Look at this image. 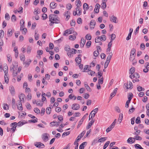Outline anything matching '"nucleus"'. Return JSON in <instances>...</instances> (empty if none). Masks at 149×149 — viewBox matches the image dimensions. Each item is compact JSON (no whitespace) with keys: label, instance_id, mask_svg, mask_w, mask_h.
<instances>
[{"label":"nucleus","instance_id":"a211bd4d","mask_svg":"<svg viewBox=\"0 0 149 149\" xmlns=\"http://www.w3.org/2000/svg\"><path fill=\"white\" fill-rule=\"evenodd\" d=\"M96 22L94 20H91L90 24V28L92 29H94V26L95 25Z\"/></svg>","mask_w":149,"mask_h":149},{"label":"nucleus","instance_id":"c756f323","mask_svg":"<svg viewBox=\"0 0 149 149\" xmlns=\"http://www.w3.org/2000/svg\"><path fill=\"white\" fill-rule=\"evenodd\" d=\"M4 79L5 82L8 84L9 81V79L8 77L7 74H5L4 75Z\"/></svg>","mask_w":149,"mask_h":149},{"label":"nucleus","instance_id":"3c124183","mask_svg":"<svg viewBox=\"0 0 149 149\" xmlns=\"http://www.w3.org/2000/svg\"><path fill=\"white\" fill-rule=\"evenodd\" d=\"M76 38V37L74 35H72L69 36V38L71 40H74Z\"/></svg>","mask_w":149,"mask_h":149},{"label":"nucleus","instance_id":"7c9ffc66","mask_svg":"<svg viewBox=\"0 0 149 149\" xmlns=\"http://www.w3.org/2000/svg\"><path fill=\"white\" fill-rule=\"evenodd\" d=\"M135 71V68L134 67H132L130 70V74H132Z\"/></svg>","mask_w":149,"mask_h":149},{"label":"nucleus","instance_id":"1a4fd4ad","mask_svg":"<svg viewBox=\"0 0 149 149\" xmlns=\"http://www.w3.org/2000/svg\"><path fill=\"white\" fill-rule=\"evenodd\" d=\"M17 123L16 122H14L12 123L11 125L12 127L11 128V130H12L13 132H14L16 129L17 125Z\"/></svg>","mask_w":149,"mask_h":149},{"label":"nucleus","instance_id":"f3484780","mask_svg":"<svg viewBox=\"0 0 149 149\" xmlns=\"http://www.w3.org/2000/svg\"><path fill=\"white\" fill-rule=\"evenodd\" d=\"M135 141L134 138L130 137L127 140V142L128 143L132 144L134 143Z\"/></svg>","mask_w":149,"mask_h":149},{"label":"nucleus","instance_id":"f03ea898","mask_svg":"<svg viewBox=\"0 0 149 149\" xmlns=\"http://www.w3.org/2000/svg\"><path fill=\"white\" fill-rule=\"evenodd\" d=\"M106 36L105 35H102L100 36H98L96 37L95 39V42H99L100 41L103 40L105 41L106 40Z\"/></svg>","mask_w":149,"mask_h":149},{"label":"nucleus","instance_id":"ea45409f","mask_svg":"<svg viewBox=\"0 0 149 149\" xmlns=\"http://www.w3.org/2000/svg\"><path fill=\"white\" fill-rule=\"evenodd\" d=\"M134 139L140 141L142 140V138L138 135L135 136L134 137Z\"/></svg>","mask_w":149,"mask_h":149},{"label":"nucleus","instance_id":"7ed1b4c3","mask_svg":"<svg viewBox=\"0 0 149 149\" xmlns=\"http://www.w3.org/2000/svg\"><path fill=\"white\" fill-rule=\"evenodd\" d=\"M77 2V3L76 4V6L77 7L76 8V10L77 11L79 10V12H78V15H80L81 13V9L79 8L81 5V1L79 0L76 1V2Z\"/></svg>","mask_w":149,"mask_h":149},{"label":"nucleus","instance_id":"39448f33","mask_svg":"<svg viewBox=\"0 0 149 149\" xmlns=\"http://www.w3.org/2000/svg\"><path fill=\"white\" fill-rule=\"evenodd\" d=\"M49 134L47 133H44L42 135V138L44 142H47L49 139Z\"/></svg>","mask_w":149,"mask_h":149},{"label":"nucleus","instance_id":"052dcab7","mask_svg":"<svg viewBox=\"0 0 149 149\" xmlns=\"http://www.w3.org/2000/svg\"><path fill=\"white\" fill-rule=\"evenodd\" d=\"M95 73V72L94 71L91 70H89V72H88V74L90 75L91 76H92Z\"/></svg>","mask_w":149,"mask_h":149},{"label":"nucleus","instance_id":"9d476101","mask_svg":"<svg viewBox=\"0 0 149 149\" xmlns=\"http://www.w3.org/2000/svg\"><path fill=\"white\" fill-rule=\"evenodd\" d=\"M17 106L18 110L21 111L23 110L22 102H21L20 101H19L18 102L17 104Z\"/></svg>","mask_w":149,"mask_h":149},{"label":"nucleus","instance_id":"79ce46f5","mask_svg":"<svg viewBox=\"0 0 149 149\" xmlns=\"http://www.w3.org/2000/svg\"><path fill=\"white\" fill-rule=\"evenodd\" d=\"M7 59L8 62L10 63L12 61V57L9 54H8L7 56Z\"/></svg>","mask_w":149,"mask_h":149},{"label":"nucleus","instance_id":"6e6552de","mask_svg":"<svg viewBox=\"0 0 149 149\" xmlns=\"http://www.w3.org/2000/svg\"><path fill=\"white\" fill-rule=\"evenodd\" d=\"M135 56L132 55L130 54V61L133 62L132 64L133 65L136 64V60L135 59Z\"/></svg>","mask_w":149,"mask_h":149},{"label":"nucleus","instance_id":"774afa93","mask_svg":"<svg viewBox=\"0 0 149 149\" xmlns=\"http://www.w3.org/2000/svg\"><path fill=\"white\" fill-rule=\"evenodd\" d=\"M141 132V131L140 130H138L137 131H136L133 133V134L136 135H139L140 132Z\"/></svg>","mask_w":149,"mask_h":149},{"label":"nucleus","instance_id":"a878e982","mask_svg":"<svg viewBox=\"0 0 149 149\" xmlns=\"http://www.w3.org/2000/svg\"><path fill=\"white\" fill-rule=\"evenodd\" d=\"M20 30L21 31H23V30H25V33H24V34L25 35L26 34V32H27V30L26 28H24V25H20Z\"/></svg>","mask_w":149,"mask_h":149},{"label":"nucleus","instance_id":"bb28decb","mask_svg":"<svg viewBox=\"0 0 149 149\" xmlns=\"http://www.w3.org/2000/svg\"><path fill=\"white\" fill-rule=\"evenodd\" d=\"M87 143L86 142H84L82 143L79 146V149H84L85 147L84 146Z\"/></svg>","mask_w":149,"mask_h":149},{"label":"nucleus","instance_id":"58836bf2","mask_svg":"<svg viewBox=\"0 0 149 149\" xmlns=\"http://www.w3.org/2000/svg\"><path fill=\"white\" fill-rule=\"evenodd\" d=\"M98 82L101 83V84H102L103 83V77H99V79L98 80Z\"/></svg>","mask_w":149,"mask_h":149},{"label":"nucleus","instance_id":"8fccbe9b","mask_svg":"<svg viewBox=\"0 0 149 149\" xmlns=\"http://www.w3.org/2000/svg\"><path fill=\"white\" fill-rule=\"evenodd\" d=\"M12 34V30L11 29H8L7 35L8 36H10Z\"/></svg>","mask_w":149,"mask_h":149},{"label":"nucleus","instance_id":"412c9836","mask_svg":"<svg viewBox=\"0 0 149 149\" xmlns=\"http://www.w3.org/2000/svg\"><path fill=\"white\" fill-rule=\"evenodd\" d=\"M84 85L87 91L89 92H91V89L90 87L88 85L86 82L84 83Z\"/></svg>","mask_w":149,"mask_h":149},{"label":"nucleus","instance_id":"0eeeda50","mask_svg":"<svg viewBox=\"0 0 149 149\" xmlns=\"http://www.w3.org/2000/svg\"><path fill=\"white\" fill-rule=\"evenodd\" d=\"M82 56V55L81 54H79L77 57H76L75 59V61L78 64H80L81 62V57Z\"/></svg>","mask_w":149,"mask_h":149},{"label":"nucleus","instance_id":"6ab92c4d","mask_svg":"<svg viewBox=\"0 0 149 149\" xmlns=\"http://www.w3.org/2000/svg\"><path fill=\"white\" fill-rule=\"evenodd\" d=\"M16 101L14 98H13L12 100V108L15 109L16 108Z\"/></svg>","mask_w":149,"mask_h":149},{"label":"nucleus","instance_id":"4be33fe9","mask_svg":"<svg viewBox=\"0 0 149 149\" xmlns=\"http://www.w3.org/2000/svg\"><path fill=\"white\" fill-rule=\"evenodd\" d=\"M86 42L85 40H84L83 38H82L81 39V42L80 46L81 47H84Z\"/></svg>","mask_w":149,"mask_h":149},{"label":"nucleus","instance_id":"c03bdc74","mask_svg":"<svg viewBox=\"0 0 149 149\" xmlns=\"http://www.w3.org/2000/svg\"><path fill=\"white\" fill-rule=\"evenodd\" d=\"M110 142L109 141H108L105 143L103 146V149H105L109 145Z\"/></svg>","mask_w":149,"mask_h":149},{"label":"nucleus","instance_id":"20e7f679","mask_svg":"<svg viewBox=\"0 0 149 149\" xmlns=\"http://www.w3.org/2000/svg\"><path fill=\"white\" fill-rule=\"evenodd\" d=\"M74 29L73 28H71L69 29H68L64 31L63 35L64 36H67L68 34L72 33L74 32Z\"/></svg>","mask_w":149,"mask_h":149},{"label":"nucleus","instance_id":"6e6d98bb","mask_svg":"<svg viewBox=\"0 0 149 149\" xmlns=\"http://www.w3.org/2000/svg\"><path fill=\"white\" fill-rule=\"evenodd\" d=\"M3 108L4 110H7L8 109L9 106L7 104H4Z\"/></svg>","mask_w":149,"mask_h":149},{"label":"nucleus","instance_id":"f704fd0d","mask_svg":"<svg viewBox=\"0 0 149 149\" xmlns=\"http://www.w3.org/2000/svg\"><path fill=\"white\" fill-rule=\"evenodd\" d=\"M86 132V131L84 130L80 134H79L78 136L77 137V138H81L84 135L85 133Z\"/></svg>","mask_w":149,"mask_h":149},{"label":"nucleus","instance_id":"5701e85b","mask_svg":"<svg viewBox=\"0 0 149 149\" xmlns=\"http://www.w3.org/2000/svg\"><path fill=\"white\" fill-rule=\"evenodd\" d=\"M31 62V60L30 59H28L27 60V62H25L24 61L23 63L24 64H25V66L26 67H28L30 64Z\"/></svg>","mask_w":149,"mask_h":149},{"label":"nucleus","instance_id":"4468645a","mask_svg":"<svg viewBox=\"0 0 149 149\" xmlns=\"http://www.w3.org/2000/svg\"><path fill=\"white\" fill-rule=\"evenodd\" d=\"M25 97V95L23 93H21L19 95V99L20 100L19 101H20L21 102H24V98Z\"/></svg>","mask_w":149,"mask_h":149},{"label":"nucleus","instance_id":"4c0bfd02","mask_svg":"<svg viewBox=\"0 0 149 149\" xmlns=\"http://www.w3.org/2000/svg\"><path fill=\"white\" fill-rule=\"evenodd\" d=\"M43 104V103L42 101H41L40 100L37 101L36 105L38 106H40V107H42Z\"/></svg>","mask_w":149,"mask_h":149},{"label":"nucleus","instance_id":"b1692460","mask_svg":"<svg viewBox=\"0 0 149 149\" xmlns=\"http://www.w3.org/2000/svg\"><path fill=\"white\" fill-rule=\"evenodd\" d=\"M57 4L56 3L54 2H52L51 3L50 6L52 9H54L57 6Z\"/></svg>","mask_w":149,"mask_h":149},{"label":"nucleus","instance_id":"69168bd1","mask_svg":"<svg viewBox=\"0 0 149 149\" xmlns=\"http://www.w3.org/2000/svg\"><path fill=\"white\" fill-rule=\"evenodd\" d=\"M70 47L68 45H66L65 46V50L67 51H70Z\"/></svg>","mask_w":149,"mask_h":149},{"label":"nucleus","instance_id":"680f3d73","mask_svg":"<svg viewBox=\"0 0 149 149\" xmlns=\"http://www.w3.org/2000/svg\"><path fill=\"white\" fill-rule=\"evenodd\" d=\"M137 90L138 91L140 92L141 91H144V88H143L141 86H139L137 87Z\"/></svg>","mask_w":149,"mask_h":149},{"label":"nucleus","instance_id":"a18cd8bd","mask_svg":"<svg viewBox=\"0 0 149 149\" xmlns=\"http://www.w3.org/2000/svg\"><path fill=\"white\" fill-rule=\"evenodd\" d=\"M51 111V109L50 107H48L46 109V112L47 114H50Z\"/></svg>","mask_w":149,"mask_h":149},{"label":"nucleus","instance_id":"0e129e2a","mask_svg":"<svg viewBox=\"0 0 149 149\" xmlns=\"http://www.w3.org/2000/svg\"><path fill=\"white\" fill-rule=\"evenodd\" d=\"M4 32L3 30H0V38H3L4 36Z\"/></svg>","mask_w":149,"mask_h":149},{"label":"nucleus","instance_id":"a19ab883","mask_svg":"<svg viewBox=\"0 0 149 149\" xmlns=\"http://www.w3.org/2000/svg\"><path fill=\"white\" fill-rule=\"evenodd\" d=\"M134 147L136 148L137 149H143L140 145L137 144H135Z\"/></svg>","mask_w":149,"mask_h":149},{"label":"nucleus","instance_id":"72a5a7b5","mask_svg":"<svg viewBox=\"0 0 149 149\" xmlns=\"http://www.w3.org/2000/svg\"><path fill=\"white\" fill-rule=\"evenodd\" d=\"M123 118V114L122 113H120L119 116V117L118 119V120L119 122L120 123H121Z\"/></svg>","mask_w":149,"mask_h":149},{"label":"nucleus","instance_id":"c9c22d12","mask_svg":"<svg viewBox=\"0 0 149 149\" xmlns=\"http://www.w3.org/2000/svg\"><path fill=\"white\" fill-rule=\"evenodd\" d=\"M35 38L36 40H37L38 39L39 37V35L38 34H37V31H35Z\"/></svg>","mask_w":149,"mask_h":149},{"label":"nucleus","instance_id":"f8f14e48","mask_svg":"<svg viewBox=\"0 0 149 149\" xmlns=\"http://www.w3.org/2000/svg\"><path fill=\"white\" fill-rule=\"evenodd\" d=\"M98 109L97 108H96L95 109H94L93 110L89 116V119H90V116H91V114H92V113L93 114V117H95V114L97 113L98 111Z\"/></svg>","mask_w":149,"mask_h":149},{"label":"nucleus","instance_id":"5fc2aeb1","mask_svg":"<svg viewBox=\"0 0 149 149\" xmlns=\"http://www.w3.org/2000/svg\"><path fill=\"white\" fill-rule=\"evenodd\" d=\"M140 76L139 74L137 72H135L133 74V77L135 78H138Z\"/></svg>","mask_w":149,"mask_h":149},{"label":"nucleus","instance_id":"338daca9","mask_svg":"<svg viewBox=\"0 0 149 149\" xmlns=\"http://www.w3.org/2000/svg\"><path fill=\"white\" fill-rule=\"evenodd\" d=\"M11 20L12 22H15L16 20V17L14 15H13L11 17Z\"/></svg>","mask_w":149,"mask_h":149},{"label":"nucleus","instance_id":"423d86ee","mask_svg":"<svg viewBox=\"0 0 149 149\" xmlns=\"http://www.w3.org/2000/svg\"><path fill=\"white\" fill-rule=\"evenodd\" d=\"M34 145L36 147L39 148H43L45 147V146L44 144L40 142H37L36 143L34 144Z\"/></svg>","mask_w":149,"mask_h":149},{"label":"nucleus","instance_id":"393cba45","mask_svg":"<svg viewBox=\"0 0 149 149\" xmlns=\"http://www.w3.org/2000/svg\"><path fill=\"white\" fill-rule=\"evenodd\" d=\"M91 66H88V65H86L85 66V67L84 68V70L83 72H88L90 70V68Z\"/></svg>","mask_w":149,"mask_h":149},{"label":"nucleus","instance_id":"ddd939ff","mask_svg":"<svg viewBox=\"0 0 149 149\" xmlns=\"http://www.w3.org/2000/svg\"><path fill=\"white\" fill-rule=\"evenodd\" d=\"M100 8V5L99 3H97L95 6V8L94 10V12L96 13L99 12V9Z\"/></svg>","mask_w":149,"mask_h":149},{"label":"nucleus","instance_id":"c85d7f7f","mask_svg":"<svg viewBox=\"0 0 149 149\" xmlns=\"http://www.w3.org/2000/svg\"><path fill=\"white\" fill-rule=\"evenodd\" d=\"M106 139V137H102L98 140L97 142L99 143H102L105 141Z\"/></svg>","mask_w":149,"mask_h":149},{"label":"nucleus","instance_id":"dca6fc26","mask_svg":"<svg viewBox=\"0 0 149 149\" xmlns=\"http://www.w3.org/2000/svg\"><path fill=\"white\" fill-rule=\"evenodd\" d=\"M110 20L112 22L114 23H117V18L113 15L110 17Z\"/></svg>","mask_w":149,"mask_h":149},{"label":"nucleus","instance_id":"e433bc0d","mask_svg":"<svg viewBox=\"0 0 149 149\" xmlns=\"http://www.w3.org/2000/svg\"><path fill=\"white\" fill-rule=\"evenodd\" d=\"M10 92L13 95L14 94V89L13 86H11L10 87Z\"/></svg>","mask_w":149,"mask_h":149},{"label":"nucleus","instance_id":"9b49d317","mask_svg":"<svg viewBox=\"0 0 149 149\" xmlns=\"http://www.w3.org/2000/svg\"><path fill=\"white\" fill-rule=\"evenodd\" d=\"M80 108L79 104H74L72 105V109L74 110L78 109Z\"/></svg>","mask_w":149,"mask_h":149},{"label":"nucleus","instance_id":"e2e57ef3","mask_svg":"<svg viewBox=\"0 0 149 149\" xmlns=\"http://www.w3.org/2000/svg\"><path fill=\"white\" fill-rule=\"evenodd\" d=\"M113 55V54L112 52H110L109 54V55L107 58V59L111 60V57Z\"/></svg>","mask_w":149,"mask_h":149},{"label":"nucleus","instance_id":"49530a36","mask_svg":"<svg viewBox=\"0 0 149 149\" xmlns=\"http://www.w3.org/2000/svg\"><path fill=\"white\" fill-rule=\"evenodd\" d=\"M136 49L134 48H133L132 49L130 54L133 56H136L135 54Z\"/></svg>","mask_w":149,"mask_h":149},{"label":"nucleus","instance_id":"473e14b6","mask_svg":"<svg viewBox=\"0 0 149 149\" xmlns=\"http://www.w3.org/2000/svg\"><path fill=\"white\" fill-rule=\"evenodd\" d=\"M40 13V10L38 8H36L35 9L34 12V14H37Z\"/></svg>","mask_w":149,"mask_h":149},{"label":"nucleus","instance_id":"864d4df0","mask_svg":"<svg viewBox=\"0 0 149 149\" xmlns=\"http://www.w3.org/2000/svg\"><path fill=\"white\" fill-rule=\"evenodd\" d=\"M86 38L88 40H90L91 39V36L90 34H87L86 36Z\"/></svg>","mask_w":149,"mask_h":149},{"label":"nucleus","instance_id":"de8ad7c7","mask_svg":"<svg viewBox=\"0 0 149 149\" xmlns=\"http://www.w3.org/2000/svg\"><path fill=\"white\" fill-rule=\"evenodd\" d=\"M107 6L106 3H102L101 4V8L103 10H104Z\"/></svg>","mask_w":149,"mask_h":149},{"label":"nucleus","instance_id":"603ef678","mask_svg":"<svg viewBox=\"0 0 149 149\" xmlns=\"http://www.w3.org/2000/svg\"><path fill=\"white\" fill-rule=\"evenodd\" d=\"M26 108L28 109H30L31 108V106L30 104L28 102H27L26 103Z\"/></svg>","mask_w":149,"mask_h":149},{"label":"nucleus","instance_id":"2f4dec72","mask_svg":"<svg viewBox=\"0 0 149 149\" xmlns=\"http://www.w3.org/2000/svg\"><path fill=\"white\" fill-rule=\"evenodd\" d=\"M83 8L84 10H87L89 8L88 5L86 3L83 4Z\"/></svg>","mask_w":149,"mask_h":149},{"label":"nucleus","instance_id":"09e8293b","mask_svg":"<svg viewBox=\"0 0 149 149\" xmlns=\"http://www.w3.org/2000/svg\"><path fill=\"white\" fill-rule=\"evenodd\" d=\"M141 122L140 120V118L139 116L138 117L136 118L135 120V123L136 124H139Z\"/></svg>","mask_w":149,"mask_h":149},{"label":"nucleus","instance_id":"37998d69","mask_svg":"<svg viewBox=\"0 0 149 149\" xmlns=\"http://www.w3.org/2000/svg\"><path fill=\"white\" fill-rule=\"evenodd\" d=\"M129 96H128V100H127V101H128L130 102L131 100L132 99V97H133V95L132 93H129Z\"/></svg>","mask_w":149,"mask_h":149},{"label":"nucleus","instance_id":"bf43d9fd","mask_svg":"<svg viewBox=\"0 0 149 149\" xmlns=\"http://www.w3.org/2000/svg\"><path fill=\"white\" fill-rule=\"evenodd\" d=\"M34 111L37 113H40V110L37 108H35L34 109Z\"/></svg>","mask_w":149,"mask_h":149},{"label":"nucleus","instance_id":"4d7b16f0","mask_svg":"<svg viewBox=\"0 0 149 149\" xmlns=\"http://www.w3.org/2000/svg\"><path fill=\"white\" fill-rule=\"evenodd\" d=\"M27 52L28 54H29L31 53V47L30 46H28L27 48Z\"/></svg>","mask_w":149,"mask_h":149},{"label":"nucleus","instance_id":"13d9d810","mask_svg":"<svg viewBox=\"0 0 149 149\" xmlns=\"http://www.w3.org/2000/svg\"><path fill=\"white\" fill-rule=\"evenodd\" d=\"M128 88H129V89H131L133 88V85L131 82H129V85H128Z\"/></svg>","mask_w":149,"mask_h":149},{"label":"nucleus","instance_id":"aec40b11","mask_svg":"<svg viewBox=\"0 0 149 149\" xmlns=\"http://www.w3.org/2000/svg\"><path fill=\"white\" fill-rule=\"evenodd\" d=\"M70 13L68 11H67L65 12L64 15L66 17V19H67V20L68 19H69L70 17L69 15Z\"/></svg>","mask_w":149,"mask_h":149},{"label":"nucleus","instance_id":"f257e3e1","mask_svg":"<svg viewBox=\"0 0 149 149\" xmlns=\"http://www.w3.org/2000/svg\"><path fill=\"white\" fill-rule=\"evenodd\" d=\"M49 21L54 22L56 24L60 23L59 18L57 16L53 14L50 15L49 16Z\"/></svg>","mask_w":149,"mask_h":149},{"label":"nucleus","instance_id":"cd10ccee","mask_svg":"<svg viewBox=\"0 0 149 149\" xmlns=\"http://www.w3.org/2000/svg\"><path fill=\"white\" fill-rule=\"evenodd\" d=\"M117 90L118 89L117 88H115L113 90V91L111 94V96H113V97L114 96L116 93Z\"/></svg>","mask_w":149,"mask_h":149},{"label":"nucleus","instance_id":"2eb2a0df","mask_svg":"<svg viewBox=\"0 0 149 149\" xmlns=\"http://www.w3.org/2000/svg\"><path fill=\"white\" fill-rule=\"evenodd\" d=\"M60 124V122H54L53 121L50 123V126H56V127L58 126Z\"/></svg>","mask_w":149,"mask_h":149}]
</instances>
